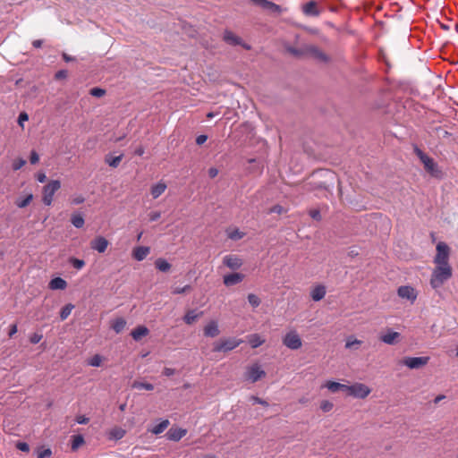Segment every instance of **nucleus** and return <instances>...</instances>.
Here are the masks:
<instances>
[{"instance_id": "1", "label": "nucleus", "mask_w": 458, "mask_h": 458, "mask_svg": "<svg viewBox=\"0 0 458 458\" xmlns=\"http://www.w3.org/2000/svg\"><path fill=\"white\" fill-rule=\"evenodd\" d=\"M453 276L451 265H435L430 277V285L433 289L441 287Z\"/></svg>"}, {"instance_id": "2", "label": "nucleus", "mask_w": 458, "mask_h": 458, "mask_svg": "<svg viewBox=\"0 0 458 458\" xmlns=\"http://www.w3.org/2000/svg\"><path fill=\"white\" fill-rule=\"evenodd\" d=\"M414 152L423 164L424 169L428 174H429L432 177L437 179L443 177L442 170L439 168L438 165L435 162V160L432 157L426 155L421 149L418 148L414 149Z\"/></svg>"}, {"instance_id": "3", "label": "nucleus", "mask_w": 458, "mask_h": 458, "mask_svg": "<svg viewBox=\"0 0 458 458\" xmlns=\"http://www.w3.org/2000/svg\"><path fill=\"white\" fill-rule=\"evenodd\" d=\"M289 51L295 55H307L321 62H327L328 60L326 54H324L318 47L312 45L305 46L300 50L289 48Z\"/></svg>"}, {"instance_id": "4", "label": "nucleus", "mask_w": 458, "mask_h": 458, "mask_svg": "<svg viewBox=\"0 0 458 458\" xmlns=\"http://www.w3.org/2000/svg\"><path fill=\"white\" fill-rule=\"evenodd\" d=\"M60 188L61 182L58 180H51L43 187L42 201L46 206L52 204L54 195Z\"/></svg>"}, {"instance_id": "5", "label": "nucleus", "mask_w": 458, "mask_h": 458, "mask_svg": "<svg viewBox=\"0 0 458 458\" xmlns=\"http://www.w3.org/2000/svg\"><path fill=\"white\" fill-rule=\"evenodd\" d=\"M436 256L434 257L435 265H450L449 257L451 250L449 246L443 242H439L436 247Z\"/></svg>"}, {"instance_id": "6", "label": "nucleus", "mask_w": 458, "mask_h": 458, "mask_svg": "<svg viewBox=\"0 0 458 458\" xmlns=\"http://www.w3.org/2000/svg\"><path fill=\"white\" fill-rule=\"evenodd\" d=\"M243 341L236 338H223L213 345V352H229L238 347Z\"/></svg>"}, {"instance_id": "7", "label": "nucleus", "mask_w": 458, "mask_h": 458, "mask_svg": "<svg viewBox=\"0 0 458 458\" xmlns=\"http://www.w3.org/2000/svg\"><path fill=\"white\" fill-rule=\"evenodd\" d=\"M346 392L349 395L364 399L370 394L371 390L362 383H355L352 386H347Z\"/></svg>"}, {"instance_id": "8", "label": "nucleus", "mask_w": 458, "mask_h": 458, "mask_svg": "<svg viewBox=\"0 0 458 458\" xmlns=\"http://www.w3.org/2000/svg\"><path fill=\"white\" fill-rule=\"evenodd\" d=\"M266 372L261 369L259 363H253L247 368L245 377L247 380L251 381L252 383L257 382L258 380L265 377Z\"/></svg>"}, {"instance_id": "9", "label": "nucleus", "mask_w": 458, "mask_h": 458, "mask_svg": "<svg viewBox=\"0 0 458 458\" xmlns=\"http://www.w3.org/2000/svg\"><path fill=\"white\" fill-rule=\"evenodd\" d=\"M283 343L292 350H297L301 347V339L295 331H291L285 335Z\"/></svg>"}, {"instance_id": "10", "label": "nucleus", "mask_w": 458, "mask_h": 458, "mask_svg": "<svg viewBox=\"0 0 458 458\" xmlns=\"http://www.w3.org/2000/svg\"><path fill=\"white\" fill-rule=\"evenodd\" d=\"M397 293L399 297L403 299H407L411 301V302H414L417 299V292L416 290L409 285H403L400 286L397 290Z\"/></svg>"}, {"instance_id": "11", "label": "nucleus", "mask_w": 458, "mask_h": 458, "mask_svg": "<svg viewBox=\"0 0 458 458\" xmlns=\"http://www.w3.org/2000/svg\"><path fill=\"white\" fill-rule=\"evenodd\" d=\"M428 360V357H409L404 359L403 364L410 369H418L426 365Z\"/></svg>"}, {"instance_id": "12", "label": "nucleus", "mask_w": 458, "mask_h": 458, "mask_svg": "<svg viewBox=\"0 0 458 458\" xmlns=\"http://www.w3.org/2000/svg\"><path fill=\"white\" fill-rule=\"evenodd\" d=\"M109 245V242L103 236H97L90 242V248L94 250L103 253Z\"/></svg>"}, {"instance_id": "13", "label": "nucleus", "mask_w": 458, "mask_h": 458, "mask_svg": "<svg viewBox=\"0 0 458 458\" xmlns=\"http://www.w3.org/2000/svg\"><path fill=\"white\" fill-rule=\"evenodd\" d=\"M302 12L307 16H318L320 14L318 4L313 0L302 5Z\"/></svg>"}, {"instance_id": "14", "label": "nucleus", "mask_w": 458, "mask_h": 458, "mask_svg": "<svg viewBox=\"0 0 458 458\" xmlns=\"http://www.w3.org/2000/svg\"><path fill=\"white\" fill-rule=\"evenodd\" d=\"M187 434V430L184 428L172 427L166 433V437L169 440L179 441Z\"/></svg>"}, {"instance_id": "15", "label": "nucleus", "mask_w": 458, "mask_h": 458, "mask_svg": "<svg viewBox=\"0 0 458 458\" xmlns=\"http://www.w3.org/2000/svg\"><path fill=\"white\" fill-rule=\"evenodd\" d=\"M150 253V248L145 246H138L132 250V258L137 261H141Z\"/></svg>"}, {"instance_id": "16", "label": "nucleus", "mask_w": 458, "mask_h": 458, "mask_svg": "<svg viewBox=\"0 0 458 458\" xmlns=\"http://www.w3.org/2000/svg\"><path fill=\"white\" fill-rule=\"evenodd\" d=\"M224 264L231 269H238L242 265V259L236 255H227L224 258Z\"/></svg>"}, {"instance_id": "17", "label": "nucleus", "mask_w": 458, "mask_h": 458, "mask_svg": "<svg viewBox=\"0 0 458 458\" xmlns=\"http://www.w3.org/2000/svg\"><path fill=\"white\" fill-rule=\"evenodd\" d=\"M203 332H204L205 336H208V337H216L220 333L218 325L214 320H211L204 327Z\"/></svg>"}, {"instance_id": "18", "label": "nucleus", "mask_w": 458, "mask_h": 458, "mask_svg": "<svg viewBox=\"0 0 458 458\" xmlns=\"http://www.w3.org/2000/svg\"><path fill=\"white\" fill-rule=\"evenodd\" d=\"M244 278V276L241 273H233L224 276V284L226 286H232L241 283Z\"/></svg>"}, {"instance_id": "19", "label": "nucleus", "mask_w": 458, "mask_h": 458, "mask_svg": "<svg viewBox=\"0 0 458 458\" xmlns=\"http://www.w3.org/2000/svg\"><path fill=\"white\" fill-rule=\"evenodd\" d=\"M251 3L257 6H259L260 8L264 10H271V11H276L278 9V5L276 4L273 2H270L268 0H250Z\"/></svg>"}, {"instance_id": "20", "label": "nucleus", "mask_w": 458, "mask_h": 458, "mask_svg": "<svg viewBox=\"0 0 458 458\" xmlns=\"http://www.w3.org/2000/svg\"><path fill=\"white\" fill-rule=\"evenodd\" d=\"M326 295V287L324 285H317L311 291V298L315 301L322 300Z\"/></svg>"}, {"instance_id": "21", "label": "nucleus", "mask_w": 458, "mask_h": 458, "mask_svg": "<svg viewBox=\"0 0 458 458\" xmlns=\"http://www.w3.org/2000/svg\"><path fill=\"white\" fill-rule=\"evenodd\" d=\"M148 333L149 331L145 326H139L131 331V335L135 341H139Z\"/></svg>"}, {"instance_id": "22", "label": "nucleus", "mask_w": 458, "mask_h": 458, "mask_svg": "<svg viewBox=\"0 0 458 458\" xmlns=\"http://www.w3.org/2000/svg\"><path fill=\"white\" fill-rule=\"evenodd\" d=\"M48 286L51 290H64L66 288L67 283L61 277H55L49 282Z\"/></svg>"}, {"instance_id": "23", "label": "nucleus", "mask_w": 458, "mask_h": 458, "mask_svg": "<svg viewBox=\"0 0 458 458\" xmlns=\"http://www.w3.org/2000/svg\"><path fill=\"white\" fill-rule=\"evenodd\" d=\"M324 387H327L329 391L335 393L337 391H345L346 392V385L335 382V381H327L326 384L323 386Z\"/></svg>"}, {"instance_id": "24", "label": "nucleus", "mask_w": 458, "mask_h": 458, "mask_svg": "<svg viewBox=\"0 0 458 458\" xmlns=\"http://www.w3.org/2000/svg\"><path fill=\"white\" fill-rule=\"evenodd\" d=\"M125 434L126 431L123 428L120 427H114L111 428L110 431L108 432V438L119 440L122 439L125 436Z\"/></svg>"}, {"instance_id": "25", "label": "nucleus", "mask_w": 458, "mask_h": 458, "mask_svg": "<svg viewBox=\"0 0 458 458\" xmlns=\"http://www.w3.org/2000/svg\"><path fill=\"white\" fill-rule=\"evenodd\" d=\"M165 189L166 184L165 182H158L156 185H153L150 190L153 199H157L160 195H162L165 192Z\"/></svg>"}, {"instance_id": "26", "label": "nucleus", "mask_w": 458, "mask_h": 458, "mask_svg": "<svg viewBox=\"0 0 458 458\" xmlns=\"http://www.w3.org/2000/svg\"><path fill=\"white\" fill-rule=\"evenodd\" d=\"M224 39L226 43L233 46H237L241 44V38L231 31L225 32Z\"/></svg>"}, {"instance_id": "27", "label": "nucleus", "mask_w": 458, "mask_h": 458, "mask_svg": "<svg viewBox=\"0 0 458 458\" xmlns=\"http://www.w3.org/2000/svg\"><path fill=\"white\" fill-rule=\"evenodd\" d=\"M399 333L390 332L386 335H382L380 336V340L387 344H393L399 338Z\"/></svg>"}, {"instance_id": "28", "label": "nucleus", "mask_w": 458, "mask_h": 458, "mask_svg": "<svg viewBox=\"0 0 458 458\" xmlns=\"http://www.w3.org/2000/svg\"><path fill=\"white\" fill-rule=\"evenodd\" d=\"M155 267L161 272H167L171 268V264L168 263L165 259L158 258L155 261Z\"/></svg>"}, {"instance_id": "29", "label": "nucleus", "mask_w": 458, "mask_h": 458, "mask_svg": "<svg viewBox=\"0 0 458 458\" xmlns=\"http://www.w3.org/2000/svg\"><path fill=\"white\" fill-rule=\"evenodd\" d=\"M248 342L252 348H257L265 343V340L258 334H252L248 336Z\"/></svg>"}, {"instance_id": "30", "label": "nucleus", "mask_w": 458, "mask_h": 458, "mask_svg": "<svg viewBox=\"0 0 458 458\" xmlns=\"http://www.w3.org/2000/svg\"><path fill=\"white\" fill-rule=\"evenodd\" d=\"M125 325L126 321L124 320V318H118L112 322L111 327L115 333H120L123 330Z\"/></svg>"}, {"instance_id": "31", "label": "nucleus", "mask_w": 458, "mask_h": 458, "mask_svg": "<svg viewBox=\"0 0 458 458\" xmlns=\"http://www.w3.org/2000/svg\"><path fill=\"white\" fill-rule=\"evenodd\" d=\"M85 443L84 438L81 435H74L72 437L71 448L72 451H76L80 446Z\"/></svg>"}, {"instance_id": "32", "label": "nucleus", "mask_w": 458, "mask_h": 458, "mask_svg": "<svg viewBox=\"0 0 458 458\" xmlns=\"http://www.w3.org/2000/svg\"><path fill=\"white\" fill-rule=\"evenodd\" d=\"M169 425V421L168 420H162L159 424L156 425L152 429H151V432L155 435H158V434H161L162 432H164L166 428L168 427Z\"/></svg>"}, {"instance_id": "33", "label": "nucleus", "mask_w": 458, "mask_h": 458, "mask_svg": "<svg viewBox=\"0 0 458 458\" xmlns=\"http://www.w3.org/2000/svg\"><path fill=\"white\" fill-rule=\"evenodd\" d=\"M227 235L232 240H239L244 236V233L241 232L238 228H232L227 230Z\"/></svg>"}, {"instance_id": "34", "label": "nucleus", "mask_w": 458, "mask_h": 458, "mask_svg": "<svg viewBox=\"0 0 458 458\" xmlns=\"http://www.w3.org/2000/svg\"><path fill=\"white\" fill-rule=\"evenodd\" d=\"M199 314H197V313H195V311H194V310H189V311L185 314V316H184V318H183V320H184V322H185L186 324H188V325H191L192 323H194V322L198 319V318H199Z\"/></svg>"}, {"instance_id": "35", "label": "nucleus", "mask_w": 458, "mask_h": 458, "mask_svg": "<svg viewBox=\"0 0 458 458\" xmlns=\"http://www.w3.org/2000/svg\"><path fill=\"white\" fill-rule=\"evenodd\" d=\"M71 222L76 228H81L84 225V218L80 214L72 215Z\"/></svg>"}, {"instance_id": "36", "label": "nucleus", "mask_w": 458, "mask_h": 458, "mask_svg": "<svg viewBox=\"0 0 458 458\" xmlns=\"http://www.w3.org/2000/svg\"><path fill=\"white\" fill-rule=\"evenodd\" d=\"M74 308V306L71 303L65 305L64 307L62 308L61 311H60V318L62 320H64L66 319L69 315L71 314L72 309Z\"/></svg>"}, {"instance_id": "37", "label": "nucleus", "mask_w": 458, "mask_h": 458, "mask_svg": "<svg viewBox=\"0 0 458 458\" xmlns=\"http://www.w3.org/2000/svg\"><path fill=\"white\" fill-rule=\"evenodd\" d=\"M52 455V451L49 448L39 447L37 450L38 458H49Z\"/></svg>"}, {"instance_id": "38", "label": "nucleus", "mask_w": 458, "mask_h": 458, "mask_svg": "<svg viewBox=\"0 0 458 458\" xmlns=\"http://www.w3.org/2000/svg\"><path fill=\"white\" fill-rule=\"evenodd\" d=\"M123 155L114 157H106V161L108 163V165L112 167H117L122 161Z\"/></svg>"}, {"instance_id": "39", "label": "nucleus", "mask_w": 458, "mask_h": 458, "mask_svg": "<svg viewBox=\"0 0 458 458\" xmlns=\"http://www.w3.org/2000/svg\"><path fill=\"white\" fill-rule=\"evenodd\" d=\"M133 387L138 389H145L148 391H151L154 389V386L150 383H145V382H135L133 384Z\"/></svg>"}, {"instance_id": "40", "label": "nucleus", "mask_w": 458, "mask_h": 458, "mask_svg": "<svg viewBox=\"0 0 458 458\" xmlns=\"http://www.w3.org/2000/svg\"><path fill=\"white\" fill-rule=\"evenodd\" d=\"M102 363V357L99 354H95L88 361V364L93 367H99Z\"/></svg>"}, {"instance_id": "41", "label": "nucleus", "mask_w": 458, "mask_h": 458, "mask_svg": "<svg viewBox=\"0 0 458 458\" xmlns=\"http://www.w3.org/2000/svg\"><path fill=\"white\" fill-rule=\"evenodd\" d=\"M32 199H33L32 194H29L23 199L17 200L16 205L21 208H25L31 202Z\"/></svg>"}, {"instance_id": "42", "label": "nucleus", "mask_w": 458, "mask_h": 458, "mask_svg": "<svg viewBox=\"0 0 458 458\" xmlns=\"http://www.w3.org/2000/svg\"><path fill=\"white\" fill-rule=\"evenodd\" d=\"M69 262L76 269H81L85 265V262L82 259H79L76 258H70Z\"/></svg>"}, {"instance_id": "43", "label": "nucleus", "mask_w": 458, "mask_h": 458, "mask_svg": "<svg viewBox=\"0 0 458 458\" xmlns=\"http://www.w3.org/2000/svg\"><path fill=\"white\" fill-rule=\"evenodd\" d=\"M334 407V404L327 401V400H324L320 403V409L324 411V412H328L330 411Z\"/></svg>"}, {"instance_id": "44", "label": "nucleus", "mask_w": 458, "mask_h": 458, "mask_svg": "<svg viewBox=\"0 0 458 458\" xmlns=\"http://www.w3.org/2000/svg\"><path fill=\"white\" fill-rule=\"evenodd\" d=\"M248 301H249L250 304L253 307H258L260 304L259 298L253 293H250L248 295Z\"/></svg>"}, {"instance_id": "45", "label": "nucleus", "mask_w": 458, "mask_h": 458, "mask_svg": "<svg viewBox=\"0 0 458 458\" xmlns=\"http://www.w3.org/2000/svg\"><path fill=\"white\" fill-rule=\"evenodd\" d=\"M90 95L93 97L100 98L106 94V90L100 88H92L89 91Z\"/></svg>"}, {"instance_id": "46", "label": "nucleus", "mask_w": 458, "mask_h": 458, "mask_svg": "<svg viewBox=\"0 0 458 458\" xmlns=\"http://www.w3.org/2000/svg\"><path fill=\"white\" fill-rule=\"evenodd\" d=\"M16 448L20 451L29 453L30 452V445L25 442L18 441L15 445Z\"/></svg>"}, {"instance_id": "47", "label": "nucleus", "mask_w": 458, "mask_h": 458, "mask_svg": "<svg viewBox=\"0 0 458 458\" xmlns=\"http://www.w3.org/2000/svg\"><path fill=\"white\" fill-rule=\"evenodd\" d=\"M25 163L26 161L22 158L15 159L13 163V169L15 171L19 170L25 165Z\"/></svg>"}, {"instance_id": "48", "label": "nucleus", "mask_w": 458, "mask_h": 458, "mask_svg": "<svg viewBox=\"0 0 458 458\" xmlns=\"http://www.w3.org/2000/svg\"><path fill=\"white\" fill-rule=\"evenodd\" d=\"M361 344V341L358 340V339H354L352 337H349L346 341V344H345V347L346 348H352V346L354 345H359Z\"/></svg>"}, {"instance_id": "49", "label": "nucleus", "mask_w": 458, "mask_h": 458, "mask_svg": "<svg viewBox=\"0 0 458 458\" xmlns=\"http://www.w3.org/2000/svg\"><path fill=\"white\" fill-rule=\"evenodd\" d=\"M43 335L38 333H34L30 336V342L33 344L39 343Z\"/></svg>"}, {"instance_id": "50", "label": "nucleus", "mask_w": 458, "mask_h": 458, "mask_svg": "<svg viewBox=\"0 0 458 458\" xmlns=\"http://www.w3.org/2000/svg\"><path fill=\"white\" fill-rule=\"evenodd\" d=\"M309 215L317 221L321 219L320 211L317 208L310 209Z\"/></svg>"}, {"instance_id": "51", "label": "nucleus", "mask_w": 458, "mask_h": 458, "mask_svg": "<svg viewBox=\"0 0 458 458\" xmlns=\"http://www.w3.org/2000/svg\"><path fill=\"white\" fill-rule=\"evenodd\" d=\"M67 77V71L66 70H60L58 72H55V80H63V79H65Z\"/></svg>"}, {"instance_id": "52", "label": "nucleus", "mask_w": 458, "mask_h": 458, "mask_svg": "<svg viewBox=\"0 0 458 458\" xmlns=\"http://www.w3.org/2000/svg\"><path fill=\"white\" fill-rule=\"evenodd\" d=\"M17 331H18L17 324H12L9 327V330H8L9 338L13 337V335L17 333Z\"/></svg>"}, {"instance_id": "53", "label": "nucleus", "mask_w": 458, "mask_h": 458, "mask_svg": "<svg viewBox=\"0 0 458 458\" xmlns=\"http://www.w3.org/2000/svg\"><path fill=\"white\" fill-rule=\"evenodd\" d=\"M283 212H284V208H283V207H282V206H280V205H275V206H273V207L269 209V211H268V213H277V214H282Z\"/></svg>"}, {"instance_id": "54", "label": "nucleus", "mask_w": 458, "mask_h": 458, "mask_svg": "<svg viewBox=\"0 0 458 458\" xmlns=\"http://www.w3.org/2000/svg\"><path fill=\"white\" fill-rule=\"evenodd\" d=\"M39 160V157L35 150H32L30 156V161L31 164H36Z\"/></svg>"}, {"instance_id": "55", "label": "nucleus", "mask_w": 458, "mask_h": 458, "mask_svg": "<svg viewBox=\"0 0 458 458\" xmlns=\"http://www.w3.org/2000/svg\"><path fill=\"white\" fill-rule=\"evenodd\" d=\"M191 289V286L190 285H185L184 287H182V288H175L173 290V293L174 294H181V293H185L186 291L190 290Z\"/></svg>"}, {"instance_id": "56", "label": "nucleus", "mask_w": 458, "mask_h": 458, "mask_svg": "<svg viewBox=\"0 0 458 458\" xmlns=\"http://www.w3.org/2000/svg\"><path fill=\"white\" fill-rule=\"evenodd\" d=\"M76 422L79 424H87L89 422V418L84 415H78L75 419Z\"/></svg>"}, {"instance_id": "57", "label": "nucleus", "mask_w": 458, "mask_h": 458, "mask_svg": "<svg viewBox=\"0 0 458 458\" xmlns=\"http://www.w3.org/2000/svg\"><path fill=\"white\" fill-rule=\"evenodd\" d=\"M149 220L150 221H156L161 216V213L158 211H154L149 213Z\"/></svg>"}, {"instance_id": "58", "label": "nucleus", "mask_w": 458, "mask_h": 458, "mask_svg": "<svg viewBox=\"0 0 458 458\" xmlns=\"http://www.w3.org/2000/svg\"><path fill=\"white\" fill-rule=\"evenodd\" d=\"M84 198L82 196H77L73 199H72L71 202L72 204H74V205H79V204H81L84 202Z\"/></svg>"}, {"instance_id": "59", "label": "nucleus", "mask_w": 458, "mask_h": 458, "mask_svg": "<svg viewBox=\"0 0 458 458\" xmlns=\"http://www.w3.org/2000/svg\"><path fill=\"white\" fill-rule=\"evenodd\" d=\"M36 179L39 182H45L46 180H47V176L45 174V173L43 172H39L36 174Z\"/></svg>"}, {"instance_id": "60", "label": "nucleus", "mask_w": 458, "mask_h": 458, "mask_svg": "<svg viewBox=\"0 0 458 458\" xmlns=\"http://www.w3.org/2000/svg\"><path fill=\"white\" fill-rule=\"evenodd\" d=\"M218 174V170L216 167L208 169V175L210 178H215Z\"/></svg>"}, {"instance_id": "61", "label": "nucleus", "mask_w": 458, "mask_h": 458, "mask_svg": "<svg viewBox=\"0 0 458 458\" xmlns=\"http://www.w3.org/2000/svg\"><path fill=\"white\" fill-rule=\"evenodd\" d=\"M207 139L208 137L206 135H199L196 139V143L198 145H202L207 140Z\"/></svg>"}, {"instance_id": "62", "label": "nucleus", "mask_w": 458, "mask_h": 458, "mask_svg": "<svg viewBox=\"0 0 458 458\" xmlns=\"http://www.w3.org/2000/svg\"><path fill=\"white\" fill-rule=\"evenodd\" d=\"M174 372H175V370L171 368H165V369L163 370V374L166 377H170V376L174 375Z\"/></svg>"}, {"instance_id": "63", "label": "nucleus", "mask_w": 458, "mask_h": 458, "mask_svg": "<svg viewBox=\"0 0 458 458\" xmlns=\"http://www.w3.org/2000/svg\"><path fill=\"white\" fill-rule=\"evenodd\" d=\"M28 114L26 113H21L19 115V123L22 126V121L28 120Z\"/></svg>"}, {"instance_id": "64", "label": "nucleus", "mask_w": 458, "mask_h": 458, "mask_svg": "<svg viewBox=\"0 0 458 458\" xmlns=\"http://www.w3.org/2000/svg\"><path fill=\"white\" fill-rule=\"evenodd\" d=\"M43 41L41 39H36L32 42V46L36 48H38L42 46Z\"/></svg>"}]
</instances>
